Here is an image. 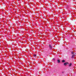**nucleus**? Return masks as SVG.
<instances>
[{
	"label": "nucleus",
	"instance_id": "39448f33",
	"mask_svg": "<svg viewBox=\"0 0 76 76\" xmlns=\"http://www.w3.org/2000/svg\"><path fill=\"white\" fill-rule=\"evenodd\" d=\"M71 53L72 55H74V52H72Z\"/></svg>",
	"mask_w": 76,
	"mask_h": 76
},
{
	"label": "nucleus",
	"instance_id": "f257e3e1",
	"mask_svg": "<svg viewBox=\"0 0 76 76\" xmlns=\"http://www.w3.org/2000/svg\"><path fill=\"white\" fill-rule=\"evenodd\" d=\"M49 47L50 50H52V49H53V47H52V46L51 45H49Z\"/></svg>",
	"mask_w": 76,
	"mask_h": 76
},
{
	"label": "nucleus",
	"instance_id": "7ed1b4c3",
	"mask_svg": "<svg viewBox=\"0 0 76 76\" xmlns=\"http://www.w3.org/2000/svg\"><path fill=\"white\" fill-rule=\"evenodd\" d=\"M62 63H64L65 62V60H64L63 59L62 61Z\"/></svg>",
	"mask_w": 76,
	"mask_h": 76
},
{
	"label": "nucleus",
	"instance_id": "1a4fd4ad",
	"mask_svg": "<svg viewBox=\"0 0 76 76\" xmlns=\"http://www.w3.org/2000/svg\"><path fill=\"white\" fill-rule=\"evenodd\" d=\"M34 57H35V56H37V55H36V54H34Z\"/></svg>",
	"mask_w": 76,
	"mask_h": 76
},
{
	"label": "nucleus",
	"instance_id": "9d476101",
	"mask_svg": "<svg viewBox=\"0 0 76 76\" xmlns=\"http://www.w3.org/2000/svg\"><path fill=\"white\" fill-rule=\"evenodd\" d=\"M62 73H64V72H62Z\"/></svg>",
	"mask_w": 76,
	"mask_h": 76
},
{
	"label": "nucleus",
	"instance_id": "f03ea898",
	"mask_svg": "<svg viewBox=\"0 0 76 76\" xmlns=\"http://www.w3.org/2000/svg\"><path fill=\"white\" fill-rule=\"evenodd\" d=\"M57 62L58 63H60V61L58 59L57 60Z\"/></svg>",
	"mask_w": 76,
	"mask_h": 76
},
{
	"label": "nucleus",
	"instance_id": "0eeeda50",
	"mask_svg": "<svg viewBox=\"0 0 76 76\" xmlns=\"http://www.w3.org/2000/svg\"><path fill=\"white\" fill-rule=\"evenodd\" d=\"M64 66H66V65H67V64H66V63H64Z\"/></svg>",
	"mask_w": 76,
	"mask_h": 76
},
{
	"label": "nucleus",
	"instance_id": "6e6552de",
	"mask_svg": "<svg viewBox=\"0 0 76 76\" xmlns=\"http://www.w3.org/2000/svg\"><path fill=\"white\" fill-rule=\"evenodd\" d=\"M66 64H69V63L68 62H66Z\"/></svg>",
	"mask_w": 76,
	"mask_h": 76
},
{
	"label": "nucleus",
	"instance_id": "423d86ee",
	"mask_svg": "<svg viewBox=\"0 0 76 76\" xmlns=\"http://www.w3.org/2000/svg\"><path fill=\"white\" fill-rule=\"evenodd\" d=\"M72 58H74V55H72Z\"/></svg>",
	"mask_w": 76,
	"mask_h": 76
},
{
	"label": "nucleus",
	"instance_id": "20e7f679",
	"mask_svg": "<svg viewBox=\"0 0 76 76\" xmlns=\"http://www.w3.org/2000/svg\"><path fill=\"white\" fill-rule=\"evenodd\" d=\"M72 64L71 63L69 65V67H70V66H72Z\"/></svg>",
	"mask_w": 76,
	"mask_h": 76
},
{
	"label": "nucleus",
	"instance_id": "9b49d317",
	"mask_svg": "<svg viewBox=\"0 0 76 76\" xmlns=\"http://www.w3.org/2000/svg\"><path fill=\"white\" fill-rule=\"evenodd\" d=\"M53 59L54 60V58H53Z\"/></svg>",
	"mask_w": 76,
	"mask_h": 76
}]
</instances>
